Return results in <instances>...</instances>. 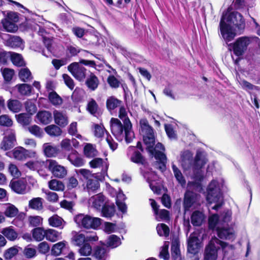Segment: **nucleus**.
<instances>
[{
    "label": "nucleus",
    "instance_id": "obj_56",
    "mask_svg": "<svg viewBox=\"0 0 260 260\" xmlns=\"http://www.w3.org/2000/svg\"><path fill=\"white\" fill-rule=\"evenodd\" d=\"M19 252L17 246L11 247L4 251V257L6 260H10L16 256Z\"/></svg>",
    "mask_w": 260,
    "mask_h": 260
},
{
    "label": "nucleus",
    "instance_id": "obj_43",
    "mask_svg": "<svg viewBox=\"0 0 260 260\" xmlns=\"http://www.w3.org/2000/svg\"><path fill=\"white\" fill-rule=\"evenodd\" d=\"M99 81L98 77L91 73L87 78L86 84L92 90H94L98 86Z\"/></svg>",
    "mask_w": 260,
    "mask_h": 260
},
{
    "label": "nucleus",
    "instance_id": "obj_25",
    "mask_svg": "<svg viewBox=\"0 0 260 260\" xmlns=\"http://www.w3.org/2000/svg\"><path fill=\"white\" fill-rule=\"evenodd\" d=\"M90 202L92 203V206L97 210H101L108 203L106 198L101 193L92 196Z\"/></svg>",
    "mask_w": 260,
    "mask_h": 260
},
{
    "label": "nucleus",
    "instance_id": "obj_60",
    "mask_svg": "<svg viewBox=\"0 0 260 260\" xmlns=\"http://www.w3.org/2000/svg\"><path fill=\"white\" fill-rule=\"evenodd\" d=\"M157 234L160 236L168 237L170 234L169 227L165 223L158 224L156 226Z\"/></svg>",
    "mask_w": 260,
    "mask_h": 260
},
{
    "label": "nucleus",
    "instance_id": "obj_51",
    "mask_svg": "<svg viewBox=\"0 0 260 260\" xmlns=\"http://www.w3.org/2000/svg\"><path fill=\"white\" fill-rule=\"evenodd\" d=\"M48 99L50 102L54 106H59L62 103L61 98L54 91L49 93Z\"/></svg>",
    "mask_w": 260,
    "mask_h": 260
},
{
    "label": "nucleus",
    "instance_id": "obj_34",
    "mask_svg": "<svg viewBox=\"0 0 260 260\" xmlns=\"http://www.w3.org/2000/svg\"><path fill=\"white\" fill-rule=\"evenodd\" d=\"M205 219L204 214L199 211H194L191 216V222L193 226H200Z\"/></svg>",
    "mask_w": 260,
    "mask_h": 260
},
{
    "label": "nucleus",
    "instance_id": "obj_8",
    "mask_svg": "<svg viewBox=\"0 0 260 260\" xmlns=\"http://www.w3.org/2000/svg\"><path fill=\"white\" fill-rule=\"evenodd\" d=\"M226 246L225 242L221 241L216 237L212 238L205 251V260H216L217 257V251L220 247L224 248Z\"/></svg>",
    "mask_w": 260,
    "mask_h": 260
},
{
    "label": "nucleus",
    "instance_id": "obj_52",
    "mask_svg": "<svg viewBox=\"0 0 260 260\" xmlns=\"http://www.w3.org/2000/svg\"><path fill=\"white\" fill-rule=\"evenodd\" d=\"M172 170L174 174V176L177 181L181 186H184L186 184V181L180 170L174 164L172 166Z\"/></svg>",
    "mask_w": 260,
    "mask_h": 260
},
{
    "label": "nucleus",
    "instance_id": "obj_57",
    "mask_svg": "<svg viewBox=\"0 0 260 260\" xmlns=\"http://www.w3.org/2000/svg\"><path fill=\"white\" fill-rule=\"evenodd\" d=\"M81 51L78 47H75L72 45L68 46L66 49V57L70 60L72 57L76 56Z\"/></svg>",
    "mask_w": 260,
    "mask_h": 260
},
{
    "label": "nucleus",
    "instance_id": "obj_33",
    "mask_svg": "<svg viewBox=\"0 0 260 260\" xmlns=\"http://www.w3.org/2000/svg\"><path fill=\"white\" fill-rule=\"evenodd\" d=\"M44 130L45 132L52 137H57L62 134V130L60 126L55 124H51L47 126Z\"/></svg>",
    "mask_w": 260,
    "mask_h": 260
},
{
    "label": "nucleus",
    "instance_id": "obj_18",
    "mask_svg": "<svg viewBox=\"0 0 260 260\" xmlns=\"http://www.w3.org/2000/svg\"><path fill=\"white\" fill-rule=\"evenodd\" d=\"M133 152L130 156V160L136 164L145 165L147 161L145 158L142 156L141 153L137 150H135V147L129 146L128 148L127 155H130L131 153Z\"/></svg>",
    "mask_w": 260,
    "mask_h": 260
},
{
    "label": "nucleus",
    "instance_id": "obj_26",
    "mask_svg": "<svg viewBox=\"0 0 260 260\" xmlns=\"http://www.w3.org/2000/svg\"><path fill=\"white\" fill-rule=\"evenodd\" d=\"M36 117L40 123L44 125L50 123L53 118L51 113L46 110L39 111L36 115Z\"/></svg>",
    "mask_w": 260,
    "mask_h": 260
},
{
    "label": "nucleus",
    "instance_id": "obj_17",
    "mask_svg": "<svg viewBox=\"0 0 260 260\" xmlns=\"http://www.w3.org/2000/svg\"><path fill=\"white\" fill-rule=\"evenodd\" d=\"M89 165L92 168H97L102 167V169L100 173V179H104L107 176L108 164L101 158H95L89 162Z\"/></svg>",
    "mask_w": 260,
    "mask_h": 260
},
{
    "label": "nucleus",
    "instance_id": "obj_42",
    "mask_svg": "<svg viewBox=\"0 0 260 260\" xmlns=\"http://www.w3.org/2000/svg\"><path fill=\"white\" fill-rule=\"evenodd\" d=\"M73 237L72 238V243L76 246H81L83 244L85 243V236L84 234L73 232Z\"/></svg>",
    "mask_w": 260,
    "mask_h": 260
},
{
    "label": "nucleus",
    "instance_id": "obj_10",
    "mask_svg": "<svg viewBox=\"0 0 260 260\" xmlns=\"http://www.w3.org/2000/svg\"><path fill=\"white\" fill-rule=\"evenodd\" d=\"M4 137L0 144V148L7 151L13 148L17 144L16 132L14 129H8L4 133Z\"/></svg>",
    "mask_w": 260,
    "mask_h": 260
},
{
    "label": "nucleus",
    "instance_id": "obj_48",
    "mask_svg": "<svg viewBox=\"0 0 260 260\" xmlns=\"http://www.w3.org/2000/svg\"><path fill=\"white\" fill-rule=\"evenodd\" d=\"M49 225L55 228H59L60 229H62L63 228V219L59 216L55 215L51 217H50L48 219Z\"/></svg>",
    "mask_w": 260,
    "mask_h": 260
},
{
    "label": "nucleus",
    "instance_id": "obj_22",
    "mask_svg": "<svg viewBox=\"0 0 260 260\" xmlns=\"http://www.w3.org/2000/svg\"><path fill=\"white\" fill-rule=\"evenodd\" d=\"M67 159L76 167H82L85 163L84 159L75 149H72V151L68 155Z\"/></svg>",
    "mask_w": 260,
    "mask_h": 260
},
{
    "label": "nucleus",
    "instance_id": "obj_58",
    "mask_svg": "<svg viewBox=\"0 0 260 260\" xmlns=\"http://www.w3.org/2000/svg\"><path fill=\"white\" fill-rule=\"evenodd\" d=\"M78 252L81 256H87L90 255L92 252L91 246L88 243H85L81 246H79Z\"/></svg>",
    "mask_w": 260,
    "mask_h": 260
},
{
    "label": "nucleus",
    "instance_id": "obj_62",
    "mask_svg": "<svg viewBox=\"0 0 260 260\" xmlns=\"http://www.w3.org/2000/svg\"><path fill=\"white\" fill-rule=\"evenodd\" d=\"M85 155L88 157H93L96 155L97 151L90 144H87L84 148Z\"/></svg>",
    "mask_w": 260,
    "mask_h": 260
},
{
    "label": "nucleus",
    "instance_id": "obj_49",
    "mask_svg": "<svg viewBox=\"0 0 260 260\" xmlns=\"http://www.w3.org/2000/svg\"><path fill=\"white\" fill-rule=\"evenodd\" d=\"M232 217V212L227 211L222 213L221 219H219L218 216L217 223H220V226H229L228 223L231 221Z\"/></svg>",
    "mask_w": 260,
    "mask_h": 260
},
{
    "label": "nucleus",
    "instance_id": "obj_29",
    "mask_svg": "<svg viewBox=\"0 0 260 260\" xmlns=\"http://www.w3.org/2000/svg\"><path fill=\"white\" fill-rule=\"evenodd\" d=\"M108 248L106 245L96 246L94 249L93 256L98 260H106Z\"/></svg>",
    "mask_w": 260,
    "mask_h": 260
},
{
    "label": "nucleus",
    "instance_id": "obj_3",
    "mask_svg": "<svg viewBox=\"0 0 260 260\" xmlns=\"http://www.w3.org/2000/svg\"><path fill=\"white\" fill-rule=\"evenodd\" d=\"M110 127L112 134L117 140L122 141L124 137L126 143H129L132 142L134 136L132 128L129 131L131 132L129 135L126 131L125 124H122L120 120L112 118L110 120Z\"/></svg>",
    "mask_w": 260,
    "mask_h": 260
},
{
    "label": "nucleus",
    "instance_id": "obj_16",
    "mask_svg": "<svg viewBox=\"0 0 260 260\" xmlns=\"http://www.w3.org/2000/svg\"><path fill=\"white\" fill-rule=\"evenodd\" d=\"M51 159H47L46 161H28L25 164V166L31 170H36L40 174L43 175L44 170H48V163H49Z\"/></svg>",
    "mask_w": 260,
    "mask_h": 260
},
{
    "label": "nucleus",
    "instance_id": "obj_23",
    "mask_svg": "<svg viewBox=\"0 0 260 260\" xmlns=\"http://www.w3.org/2000/svg\"><path fill=\"white\" fill-rule=\"evenodd\" d=\"M198 195L190 191H187L185 193L183 206L185 210L189 209L193 206L198 201Z\"/></svg>",
    "mask_w": 260,
    "mask_h": 260
},
{
    "label": "nucleus",
    "instance_id": "obj_40",
    "mask_svg": "<svg viewBox=\"0 0 260 260\" xmlns=\"http://www.w3.org/2000/svg\"><path fill=\"white\" fill-rule=\"evenodd\" d=\"M46 239L50 242H54L61 239V234L53 229L46 230Z\"/></svg>",
    "mask_w": 260,
    "mask_h": 260
},
{
    "label": "nucleus",
    "instance_id": "obj_59",
    "mask_svg": "<svg viewBox=\"0 0 260 260\" xmlns=\"http://www.w3.org/2000/svg\"><path fill=\"white\" fill-rule=\"evenodd\" d=\"M44 152L47 157H52L57 153V149L49 143H45L43 146Z\"/></svg>",
    "mask_w": 260,
    "mask_h": 260
},
{
    "label": "nucleus",
    "instance_id": "obj_20",
    "mask_svg": "<svg viewBox=\"0 0 260 260\" xmlns=\"http://www.w3.org/2000/svg\"><path fill=\"white\" fill-rule=\"evenodd\" d=\"M201 247L200 240L194 234H191L188 240L187 250L192 254L197 253Z\"/></svg>",
    "mask_w": 260,
    "mask_h": 260
},
{
    "label": "nucleus",
    "instance_id": "obj_19",
    "mask_svg": "<svg viewBox=\"0 0 260 260\" xmlns=\"http://www.w3.org/2000/svg\"><path fill=\"white\" fill-rule=\"evenodd\" d=\"M69 248L68 242L63 240L53 244L51 248V253L54 256L64 254L66 252L69 250Z\"/></svg>",
    "mask_w": 260,
    "mask_h": 260
},
{
    "label": "nucleus",
    "instance_id": "obj_32",
    "mask_svg": "<svg viewBox=\"0 0 260 260\" xmlns=\"http://www.w3.org/2000/svg\"><path fill=\"white\" fill-rule=\"evenodd\" d=\"M1 233L10 241L15 240L18 237V233L11 226L2 229Z\"/></svg>",
    "mask_w": 260,
    "mask_h": 260
},
{
    "label": "nucleus",
    "instance_id": "obj_2",
    "mask_svg": "<svg viewBox=\"0 0 260 260\" xmlns=\"http://www.w3.org/2000/svg\"><path fill=\"white\" fill-rule=\"evenodd\" d=\"M207 201L210 205L213 203L215 205L211 208L217 211L223 205V199L221 190L217 181L213 180L209 184L207 189Z\"/></svg>",
    "mask_w": 260,
    "mask_h": 260
},
{
    "label": "nucleus",
    "instance_id": "obj_30",
    "mask_svg": "<svg viewBox=\"0 0 260 260\" xmlns=\"http://www.w3.org/2000/svg\"><path fill=\"white\" fill-rule=\"evenodd\" d=\"M77 177L82 182H87L94 176L91 172L86 169H80L75 170Z\"/></svg>",
    "mask_w": 260,
    "mask_h": 260
},
{
    "label": "nucleus",
    "instance_id": "obj_54",
    "mask_svg": "<svg viewBox=\"0 0 260 260\" xmlns=\"http://www.w3.org/2000/svg\"><path fill=\"white\" fill-rule=\"evenodd\" d=\"M87 110L93 116H96L99 114V106L94 100L92 99L89 101L87 105Z\"/></svg>",
    "mask_w": 260,
    "mask_h": 260
},
{
    "label": "nucleus",
    "instance_id": "obj_44",
    "mask_svg": "<svg viewBox=\"0 0 260 260\" xmlns=\"http://www.w3.org/2000/svg\"><path fill=\"white\" fill-rule=\"evenodd\" d=\"M84 94L85 92L82 89L77 87L73 91L71 98L73 102L79 103L83 101Z\"/></svg>",
    "mask_w": 260,
    "mask_h": 260
},
{
    "label": "nucleus",
    "instance_id": "obj_46",
    "mask_svg": "<svg viewBox=\"0 0 260 260\" xmlns=\"http://www.w3.org/2000/svg\"><path fill=\"white\" fill-rule=\"evenodd\" d=\"M32 235L36 241H41L45 237L46 230L42 228H36L32 230Z\"/></svg>",
    "mask_w": 260,
    "mask_h": 260
},
{
    "label": "nucleus",
    "instance_id": "obj_63",
    "mask_svg": "<svg viewBox=\"0 0 260 260\" xmlns=\"http://www.w3.org/2000/svg\"><path fill=\"white\" fill-rule=\"evenodd\" d=\"M25 110L30 115L35 114L37 111V108L35 104L30 100L26 101L24 103Z\"/></svg>",
    "mask_w": 260,
    "mask_h": 260
},
{
    "label": "nucleus",
    "instance_id": "obj_12",
    "mask_svg": "<svg viewBox=\"0 0 260 260\" xmlns=\"http://www.w3.org/2000/svg\"><path fill=\"white\" fill-rule=\"evenodd\" d=\"M48 170L56 178H63L67 175V169L63 166L59 165L56 160L51 159L48 163Z\"/></svg>",
    "mask_w": 260,
    "mask_h": 260
},
{
    "label": "nucleus",
    "instance_id": "obj_61",
    "mask_svg": "<svg viewBox=\"0 0 260 260\" xmlns=\"http://www.w3.org/2000/svg\"><path fill=\"white\" fill-rule=\"evenodd\" d=\"M42 192L46 194V199L52 203L57 202L58 200V194L54 192L51 191L49 190L42 189Z\"/></svg>",
    "mask_w": 260,
    "mask_h": 260
},
{
    "label": "nucleus",
    "instance_id": "obj_38",
    "mask_svg": "<svg viewBox=\"0 0 260 260\" xmlns=\"http://www.w3.org/2000/svg\"><path fill=\"white\" fill-rule=\"evenodd\" d=\"M15 88L20 94L23 96L30 95L32 89L31 85L25 83L17 84L15 86Z\"/></svg>",
    "mask_w": 260,
    "mask_h": 260
},
{
    "label": "nucleus",
    "instance_id": "obj_9",
    "mask_svg": "<svg viewBox=\"0 0 260 260\" xmlns=\"http://www.w3.org/2000/svg\"><path fill=\"white\" fill-rule=\"evenodd\" d=\"M140 124L145 144L148 148H152L155 143V138L152 127L149 125L148 122L146 119H141Z\"/></svg>",
    "mask_w": 260,
    "mask_h": 260
},
{
    "label": "nucleus",
    "instance_id": "obj_13",
    "mask_svg": "<svg viewBox=\"0 0 260 260\" xmlns=\"http://www.w3.org/2000/svg\"><path fill=\"white\" fill-rule=\"evenodd\" d=\"M155 219L157 221H168L170 219L169 211L166 209H159V206L153 199H149Z\"/></svg>",
    "mask_w": 260,
    "mask_h": 260
},
{
    "label": "nucleus",
    "instance_id": "obj_6",
    "mask_svg": "<svg viewBox=\"0 0 260 260\" xmlns=\"http://www.w3.org/2000/svg\"><path fill=\"white\" fill-rule=\"evenodd\" d=\"M79 63L90 67H94L95 63L94 61L80 59L79 62H74L68 66V71L75 79L81 81L85 78L86 69L80 66Z\"/></svg>",
    "mask_w": 260,
    "mask_h": 260
},
{
    "label": "nucleus",
    "instance_id": "obj_7",
    "mask_svg": "<svg viewBox=\"0 0 260 260\" xmlns=\"http://www.w3.org/2000/svg\"><path fill=\"white\" fill-rule=\"evenodd\" d=\"M252 41L253 39L251 37L247 36L239 37L234 43L228 45L229 50H232L236 56H243Z\"/></svg>",
    "mask_w": 260,
    "mask_h": 260
},
{
    "label": "nucleus",
    "instance_id": "obj_28",
    "mask_svg": "<svg viewBox=\"0 0 260 260\" xmlns=\"http://www.w3.org/2000/svg\"><path fill=\"white\" fill-rule=\"evenodd\" d=\"M122 105V101L114 96L109 97L106 101V107L110 113L114 111L117 108H120Z\"/></svg>",
    "mask_w": 260,
    "mask_h": 260
},
{
    "label": "nucleus",
    "instance_id": "obj_39",
    "mask_svg": "<svg viewBox=\"0 0 260 260\" xmlns=\"http://www.w3.org/2000/svg\"><path fill=\"white\" fill-rule=\"evenodd\" d=\"M10 59L13 64L17 67H20L25 66V61L20 54L11 52V56Z\"/></svg>",
    "mask_w": 260,
    "mask_h": 260
},
{
    "label": "nucleus",
    "instance_id": "obj_14",
    "mask_svg": "<svg viewBox=\"0 0 260 260\" xmlns=\"http://www.w3.org/2000/svg\"><path fill=\"white\" fill-rule=\"evenodd\" d=\"M13 157L19 160H22L29 157H34L36 152L32 150H26L22 147L15 148L12 151Z\"/></svg>",
    "mask_w": 260,
    "mask_h": 260
},
{
    "label": "nucleus",
    "instance_id": "obj_35",
    "mask_svg": "<svg viewBox=\"0 0 260 260\" xmlns=\"http://www.w3.org/2000/svg\"><path fill=\"white\" fill-rule=\"evenodd\" d=\"M7 107L10 111L13 113H18L21 110L22 105L17 100L10 99L7 102Z\"/></svg>",
    "mask_w": 260,
    "mask_h": 260
},
{
    "label": "nucleus",
    "instance_id": "obj_31",
    "mask_svg": "<svg viewBox=\"0 0 260 260\" xmlns=\"http://www.w3.org/2000/svg\"><path fill=\"white\" fill-rule=\"evenodd\" d=\"M181 164L185 169H189L192 165V155L189 151H186L181 155Z\"/></svg>",
    "mask_w": 260,
    "mask_h": 260
},
{
    "label": "nucleus",
    "instance_id": "obj_4",
    "mask_svg": "<svg viewBox=\"0 0 260 260\" xmlns=\"http://www.w3.org/2000/svg\"><path fill=\"white\" fill-rule=\"evenodd\" d=\"M218 215L213 214L209 218V228L211 230L216 229L219 238L225 240L234 239V232L232 228L229 226H220V223H217Z\"/></svg>",
    "mask_w": 260,
    "mask_h": 260
},
{
    "label": "nucleus",
    "instance_id": "obj_5",
    "mask_svg": "<svg viewBox=\"0 0 260 260\" xmlns=\"http://www.w3.org/2000/svg\"><path fill=\"white\" fill-rule=\"evenodd\" d=\"M74 220L80 228L96 230L101 225L102 219L81 213L74 216Z\"/></svg>",
    "mask_w": 260,
    "mask_h": 260
},
{
    "label": "nucleus",
    "instance_id": "obj_24",
    "mask_svg": "<svg viewBox=\"0 0 260 260\" xmlns=\"http://www.w3.org/2000/svg\"><path fill=\"white\" fill-rule=\"evenodd\" d=\"M4 44L11 48L19 47L22 44V40L18 36L7 35L4 39Z\"/></svg>",
    "mask_w": 260,
    "mask_h": 260
},
{
    "label": "nucleus",
    "instance_id": "obj_11",
    "mask_svg": "<svg viewBox=\"0 0 260 260\" xmlns=\"http://www.w3.org/2000/svg\"><path fill=\"white\" fill-rule=\"evenodd\" d=\"M206 161L204 152L198 150L194 159L192 167L194 178L199 181H201L203 179V175L201 169L206 164Z\"/></svg>",
    "mask_w": 260,
    "mask_h": 260
},
{
    "label": "nucleus",
    "instance_id": "obj_41",
    "mask_svg": "<svg viewBox=\"0 0 260 260\" xmlns=\"http://www.w3.org/2000/svg\"><path fill=\"white\" fill-rule=\"evenodd\" d=\"M102 209V216L105 217H112L115 212V207L113 204H105Z\"/></svg>",
    "mask_w": 260,
    "mask_h": 260
},
{
    "label": "nucleus",
    "instance_id": "obj_53",
    "mask_svg": "<svg viewBox=\"0 0 260 260\" xmlns=\"http://www.w3.org/2000/svg\"><path fill=\"white\" fill-rule=\"evenodd\" d=\"M2 23L4 28L7 31L14 32L18 29L17 26L13 22L9 21L7 18L3 19Z\"/></svg>",
    "mask_w": 260,
    "mask_h": 260
},
{
    "label": "nucleus",
    "instance_id": "obj_27",
    "mask_svg": "<svg viewBox=\"0 0 260 260\" xmlns=\"http://www.w3.org/2000/svg\"><path fill=\"white\" fill-rule=\"evenodd\" d=\"M118 116L125 124L126 131L127 133L129 134L130 132H129V131L130 128H132V124L127 116L126 108L123 105H122L119 108Z\"/></svg>",
    "mask_w": 260,
    "mask_h": 260
},
{
    "label": "nucleus",
    "instance_id": "obj_15",
    "mask_svg": "<svg viewBox=\"0 0 260 260\" xmlns=\"http://www.w3.org/2000/svg\"><path fill=\"white\" fill-rule=\"evenodd\" d=\"M9 186L17 194H24L27 192L26 182L21 179L12 180L10 182Z\"/></svg>",
    "mask_w": 260,
    "mask_h": 260
},
{
    "label": "nucleus",
    "instance_id": "obj_37",
    "mask_svg": "<svg viewBox=\"0 0 260 260\" xmlns=\"http://www.w3.org/2000/svg\"><path fill=\"white\" fill-rule=\"evenodd\" d=\"M44 200L40 197L32 198L29 201L28 207L32 209L40 211L43 209Z\"/></svg>",
    "mask_w": 260,
    "mask_h": 260
},
{
    "label": "nucleus",
    "instance_id": "obj_36",
    "mask_svg": "<svg viewBox=\"0 0 260 260\" xmlns=\"http://www.w3.org/2000/svg\"><path fill=\"white\" fill-rule=\"evenodd\" d=\"M86 189L89 193L96 191L100 186V183L95 176L86 182Z\"/></svg>",
    "mask_w": 260,
    "mask_h": 260
},
{
    "label": "nucleus",
    "instance_id": "obj_50",
    "mask_svg": "<svg viewBox=\"0 0 260 260\" xmlns=\"http://www.w3.org/2000/svg\"><path fill=\"white\" fill-rule=\"evenodd\" d=\"M16 116L18 122L23 126H27L31 123V118L26 113H20Z\"/></svg>",
    "mask_w": 260,
    "mask_h": 260
},
{
    "label": "nucleus",
    "instance_id": "obj_1",
    "mask_svg": "<svg viewBox=\"0 0 260 260\" xmlns=\"http://www.w3.org/2000/svg\"><path fill=\"white\" fill-rule=\"evenodd\" d=\"M232 24L237 28L240 34L244 29L245 23L242 15L238 12H233L227 17L223 15L221 18L219 26L221 35L226 42H230L236 36V33Z\"/></svg>",
    "mask_w": 260,
    "mask_h": 260
},
{
    "label": "nucleus",
    "instance_id": "obj_21",
    "mask_svg": "<svg viewBox=\"0 0 260 260\" xmlns=\"http://www.w3.org/2000/svg\"><path fill=\"white\" fill-rule=\"evenodd\" d=\"M53 118L55 124L60 127H64L69 123L66 113L62 111L55 110L53 111Z\"/></svg>",
    "mask_w": 260,
    "mask_h": 260
},
{
    "label": "nucleus",
    "instance_id": "obj_55",
    "mask_svg": "<svg viewBox=\"0 0 260 260\" xmlns=\"http://www.w3.org/2000/svg\"><path fill=\"white\" fill-rule=\"evenodd\" d=\"M28 132L37 138H42L44 135L43 129L38 125L34 124L28 126L27 128Z\"/></svg>",
    "mask_w": 260,
    "mask_h": 260
},
{
    "label": "nucleus",
    "instance_id": "obj_45",
    "mask_svg": "<svg viewBox=\"0 0 260 260\" xmlns=\"http://www.w3.org/2000/svg\"><path fill=\"white\" fill-rule=\"evenodd\" d=\"M18 76L20 79L24 82L30 81L33 78L30 71L27 68L21 69L19 72Z\"/></svg>",
    "mask_w": 260,
    "mask_h": 260
},
{
    "label": "nucleus",
    "instance_id": "obj_47",
    "mask_svg": "<svg viewBox=\"0 0 260 260\" xmlns=\"http://www.w3.org/2000/svg\"><path fill=\"white\" fill-rule=\"evenodd\" d=\"M49 188L55 191H62L64 188L63 183L59 180L52 179L48 182Z\"/></svg>",
    "mask_w": 260,
    "mask_h": 260
},
{
    "label": "nucleus",
    "instance_id": "obj_64",
    "mask_svg": "<svg viewBox=\"0 0 260 260\" xmlns=\"http://www.w3.org/2000/svg\"><path fill=\"white\" fill-rule=\"evenodd\" d=\"M172 255L174 260H181L180 251L177 243L173 242L171 246Z\"/></svg>",
    "mask_w": 260,
    "mask_h": 260
}]
</instances>
